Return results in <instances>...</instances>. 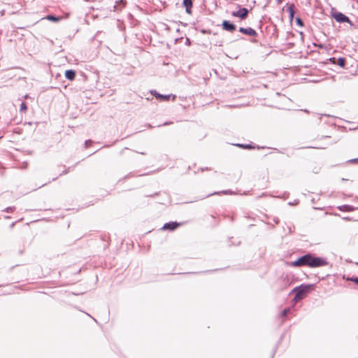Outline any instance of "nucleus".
<instances>
[{"label":"nucleus","mask_w":358,"mask_h":358,"mask_svg":"<svg viewBox=\"0 0 358 358\" xmlns=\"http://www.w3.org/2000/svg\"><path fill=\"white\" fill-rule=\"evenodd\" d=\"M327 264L326 258L315 257L311 253L306 254L289 263V265L293 267L308 266L310 268L322 267Z\"/></svg>","instance_id":"f257e3e1"},{"label":"nucleus","mask_w":358,"mask_h":358,"mask_svg":"<svg viewBox=\"0 0 358 358\" xmlns=\"http://www.w3.org/2000/svg\"><path fill=\"white\" fill-rule=\"evenodd\" d=\"M312 286V285H301L300 286L295 287L293 289V292H296L294 300L297 301L303 299L306 294L309 291Z\"/></svg>","instance_id":"f03ea898"},{"label":"nucleus","mask_w":358,"mask_h":358,"mask_svg":"<svg viewBox=\"0 0 358 358\" xmlns=\"http://www.w3.org/2000/svg\"><path fill=\"white\" fill-rule=\"evenodd\" d=\"M248 10L245 8H241L237 11H233L231 15L234 17H240L241 20H244L248 17Z\"/></svg>","instance_id":"7ed1b4c3"},{"label":"nucleus","mask_w":358,"mask_h":358,"mask_svg":"<svg viewBox=\"0 0 358 358\" xmlns=\"http://www.w3.org/2000/svg\"><path fill=\"white\" fill-rule=\"evenodd\" d=\"M333 17L336 21L340 23L350 22L349 17L340 12L333 14Z\"/></svg>","instance_id":"20e7f679"},{"label":"nucleus","mask_w":358,"mask_h":358,"mask_svg":"<svg viewBox=\"0 0 358 358\" xmlns=\"http://www.w3.org/2000/svg\"><path fill=\"white\" fill-rule=\"evenodd\" d=\"M222 26L223 29L230 31V32H233L234 31L236 30V25L234 24H233L232 22L227 21V20H224L222 22Z\"/></svg>","instance_id":"39448f33"},{"label":"nucleus","mask_w":358,"mask_h":358,"mask_svg":"<svg viewBox=\"0 0 358 358\" xmlns=\"http://www.w3.org/2000/svg\"><path fill=\"white\" fill-rule=\"evenodd\" d=\"M180 224L177 222H170L164 224L162 229L164 230L173 231L176 229Z\"/></svg>","instance_id":"423d86ee"},{"label":"nucleus","mask_w":358,"mask_h":358,"mask_svg":"<svg viewBox=\"0 0 358 358\" xmlns=\"http://www.w3.org/2000/svg\"><path fill=\"white\" fill-rule=\"evenodd\" d=\"M239 31L245 34V35H248V36H256L257 35V32L255 29H253L251 27H247V28H244V27H240L239 28Z\"/></svg>","instance_id":"0eeeda50"},{"label":"nucleus","mask_w":358,"mask_h":358,"mask_svg":"<svg viewBox=\"0 0 358 358\" xmlns=\"http://www.w3.org/2000/svg\"><path fill=\"white\" fill-rule=\"evenodd\" d=\"M151 94H153L157 99H160L161 100H163V101L169 100V99L171 96V94H168V95L161 94L155 90L151 91Z\"/></svg>","instance_id":"6e6552de"},{"label":"nucleus","mask_w":358,"mask_h":358,"mask_svg":"<svg viewBox=\"0 0 358 358\" xmlns=\"http://www.w3.org/2000/svg\"><path fill=\"white\" fill-rule=\"evenodd\" d=\"M339 210L341 211H343V212H352V211H354L355 210H356L357 208H355L354 206H350V205H342V206H338L337 208Z\"/></svg>","instance_id":"1a4fd4ad"},{"label":"nucleus","mask_w":358,"mask_h":358,"mask_svg":"<svg viewBox=\"0 0 358 358\" xmlns=\"http://www.w3.org/2000/svg\"><path fill=\"white\" fill-rule=\"evenodd\" d=\"M183 6L185 7V10L187 13H191L192 8V0H183Z\"/></svg>","instance_id":"9d476101"},{"label":"nucleus","mask_w":358,"mask_h":358,"mask_svg":"<svg viewBox=\"0 0 358 358\" xmlns=\"http://www.w3.org/2000/svg\"><path fill=\"white\" fill-rule=\"evenodd\" d=\"M65 77L69 80H73L76 77V71L74 70H66L65 72Z\"/></svg>","instance_id":"9b49d317"},{"label":"nucleus","mask_w":358,"mask_h":358,"mask_svg":"<svg viewBox=\"0 0 358 358\" xmlns=\"http://www.w3.org/2000/svg\"><path fill=\"white\" fill-rule=\"evenodd\" d=\"M287 10L289 13V18L291 20H292L294 17V4L289 5L287 7Z\"/></svg>","instance_id":"f8f14e48"},{"label":"nucleus","mask_w":358,"mask_h":358,"mask_svg":"<svg viewBox=\"0 0 358 358\" xmlns=\"http://www.w3.org/2000/svg\"><path fill=\"white\" fill-rule=\"evenodd\" d=\"M337 64L341 67H344L345 64V59L343 57H339L337 59Z\"/></svg>","instance_id":"ddd939ff"},{"label":"nucleus","mask_w":358,"mask_h":358,"mask_svg":"<svg viewBox=\"0 0 358 358\" xmlns=\"http://www.w3.org/2000/svg\"><path fill=\"white\" fill-rule=\"evenodd\" d=\"M236 146L239 147V148H244V149H251V148H253L254 147L252 146L250 144H241V143H237L236 145Z\"/></svg>","instance_id":"4468645a"},{"label":"nucleus","mask_w":358,"mask_h":358,"mask_svg":"<svg viewBox=\"0 0 358 358\" xmlns=\"http://www.w3.org/2000/svg\"><path fill=\"white\" fill-rule=\"evenodd\" d=\"M15 206H10V207H7L5 209H3V211L6 212V213H13L15 211Z\"/></svg>","instance_id":"2eb2a0df"},{"label":"nucleus","mask_w":358,"mask_h":358,"mask_svg":"<svg viewBox=\"0 0 358 358\" xmlns=\"http://www.w3.org/2000/svg\"><path fill=\"white\" fill-rule=\"evenodd\" d=\"M27 105L24 102H22L21 104H20V110L21 112H23V111H25L27 110Z\"/></svg>","instance_id":"dca6fc26"},{"label":"nucleus","mask_w":358,"mask_h":358,"mask_svg":"<svg viewBox=\"0 0 358 358\" xmlns=\"http://www.w3.org/2000/svg\"><path fill=\"white\" fill-rule=\"evenodd\" d=\"M47 19L52 21H58L59 18L54 15H48Z\"/></svg>","instance_id":"f3484780"},{"label":"nucleus","mask_w":358,"mask_h":358,"mask_svg":"<svg viewBox=\"0 0 358 358\" xmlns=\"http://www.w3.org/2000/svg\"><path fill=\"white\" fill-rule=\"evenodd\" d=\"M289 311V308H285L282 312V317H286Z\"/></svg>","instance_id":"a211bd4d"},{"label":"nucleus","mask_w":358,"mask_h":358,"mask_svg":"<svg viewBox=\"0 0 358 358\" xmlns=\"http://www.w3.org/2000/svg\"><path fill=\"white\" fill-rule=\"evenodd\" d=\"M296 24H297L298 25H299V26H301H301H303V20H302L301 18H299V17H297V18L296 19Z\"/></svg>","instance_id":"6ab92c4d"},{"label":"nucleus","mask_w":358,"mask_h":358,"mask_svg":"<svg viewBox=\"0 0 358 358\" xmlns=\"http://www.w3.org/2000/svg\"><path fill=\"white\" fill-rule=\"evenodd\" d=\"M92 143V141H91V140L85 141V148H87Z\"/></svg>","instance_id":"aec40b11"},{"label":"nucleus","mask_w":358,"mask_h":358,"mask_svg":"<svg viewBox=\"0 0 358 358\" xmlns=\"http://www.w3.org/2000/svg\"><path fill=\"white\" fill-rule=\"evenodd\" d=\"M312 148H315V149H325L326 146L317 145V146H313Z\"/></svg>","instance_id":"412c9836"},{"label":"nucleus","mask_w":358,"mask_h":358,"mask_svg":"<svg viewBox=\"0 0 358 358\" xmlns=\"http://www.w3.org/2000/svg\"><path fill=\"white\" fill-rule=\"evenodd\" d=\"M349 280L355 282V283H357L358 285V278L357 277L351 278Z\"/></svg>","instance_id":"4be33fe9"},{"label":"nucleus","mask_w":358,"mask_h":358,"mask_svg":"<svg viewBox=\"0 0 358 358\" xmlns=\"http://www.w3.org/2000/svg\"><path fill=\"white\" fill-rule=\"evenodd\" d=\"M348 162H350V163H356V162H358V157L357 158H355V159H350L348 161Z\"/></svg>","instance_id":"5701e85b"},{"label":"nucleus","mask_w":358,"mask_h":358,"mask_svg":"<svg viewBox=\"0 0 358 358\" xmlns=\"http://www.w3.org/2000/svg\"><path fill=\"white\" fill-rule=\"evenodd\" d=\"M222 193L224 194H231L232 192L230 190H226V191L222 192Z\"/></svg>","instance_id":"b1692460"},{"label":"nucleus","mask_w":358,"mask_h":358,"mask_svg":"<svg viewBox=\"0 0 358 358\" xmlns=\"http://www.w3.org/2000/svg\"><path fill=\"white\" fill-rule=\"evenodd\" d=\"M273 221L275 224H278L279 222V219L278 217H274Z\"/></svg>","instance_id":"393cba45"},{"label":"nucleus","mask_w":358,"mask_h":358,"mask_svg":"<svg viewBox=\"0 0 358 358\" xmlns=\"http://www.w3.org/2000/svg\"><path fill=\"white\" fill-rule=\"evenodd\" d=\"M15 223H16V222H13V223H11V224H10V228H11V229H12V228H13V227H14V226H15Z\"/></svg>","instance_id":"a878e982"},{"label":"nucleus","mask_w":358,"mask_h":358,"mask_svg":"<svg viewBox=\"0 0 358 358\" xmlns=\"http://www.w3.org/2000/svg\"><path fill=\"white\" fill-rule=\"evenodd\" d=\"M67 172H68V169H66V170L62 172V173H61L60 175L65 174V173H66Z\"/></svg>","instance_id":"bb28decb"},{"label":"nucleus","mask_w":358,"mask_h":358,"mask_svg":"<svg viewBox=\"0 0 358 358\" xmlns=\"http://www.w3.org/2000/svg\"><path fill=\"white\" fill-rule=\"evenodd\" d=\"M4 218H5V219H10V216H8V215H6V216H5V217H4Z\"/></svg>","instance_id":"cd10ccee"},{"label":"nucleus","mask_w":358,"mask_h":358,"mask_svg":"<svg viewBox=\"0 0 358 358\" xmlns=\"http://www.w3.org/2000/svg\"><path fill=\"white\" fill-rule=\"evenodd\" d=\"M329 138V136H324L322 137V138Z\"/></svg>","instance_id":"c85d7f7f"},{"label":"nucleus","mask_w":358,"mask_h":358,"mask_svg":"<svg viewBox=\"0 0 358 358\" xmlns=\"http://www.w3.org/2000/svg\"><path fill=\"white\" fill-rule=\"evenodd\" d=\"M87 315L90 317V315L89 314H87ZM91 317L94 320V321H95L96 322H97L96 320L94 319V317H92V316H91Z\"/></svg>","instance_id":"c756f323"},{"label":"nucleus","mask_w":358,"mask_h":358,"mask_svg":"<svg viewBox=\"0 0 358 358\" xmlns=\"http://www.w3.org/2000/svg\"><path fill=\"white\" fill-rule=\"evenodd\" d=\"M1 15L4 14V10L1 11Z\"/></svg>","instance_id":"7c9ffc66"},{"label":"nucleus","mask_w":358,"mask_h":358,"mask_svg":"<svg viewBox=\"0 0 358 358\" xmlns=\"http://www.w3.org/2000/svg\"><path fill=\"white\" fill-rule=\"evenodd\" d=\"M278 3H281V0H277Z\"/></svg>","instance_id":"2f4dec72"},{"label":"nucleus","mask_w":358,"mask_h":358,"mask_svg":"<svg viewBox=\"0 0 358 358\" xmlns=\"http://www.w3.org/2000/svg\"><path fill=\"white\" fill-rule=\"evenodd\" d=\"M345 220H350L349 217H345Z\"/></svg>","instance_id":"473e14b6"}]
</instances>
